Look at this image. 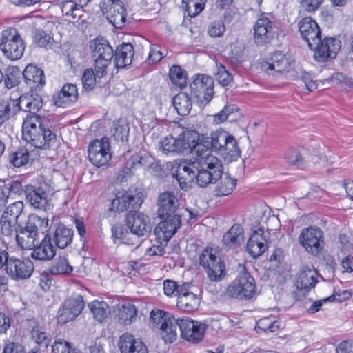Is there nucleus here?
<instances>
[{
	"instance_id": "obj_1",
	"label": "nucleus",
	"mask_w": 353,
	"mask_h": 353,
	"mask_svg": "<svg viewBox=\"0 0 353 353\" xmlns=\"http://www.w3.org/2000/svg\"><path fill=\"white\" fill-rule=\"evenodd\" d=\"M196 156L193 166L197 172L196 183L199 187L205 188L214 184L221 177L223 168L221 160L212 154L208 148L204 149L199 144L195 149Z\"/></svg>"
},
{
	"instance_id": "obj_2",
	"label": "nucleus",
	"mask_w": 353,
	"mask_h": 353,
	"mask_svg": "<svg viewBox=\"0 0 353 353\" xmlns=\"http://www.w3.org/2000/svg\"><path fill=\"white\" fill-rule=\"evenodd\" d=\"M22 138L39 149H49L57 141V135L44 127L41 118L37 114L28 115L22 125Z\"/></svg>"
},
{
	"instance_id": "obj_3",
	"label": "nucleus",
	"mask_w": 353,
	"mask_h": 353,
	"mask_svg": "<svg viewBox=\"0 0 353 353\" xmlns=\"http://www.w3.org/2000/svg\"><path fill=\"white\" fill-rule=\"evenodd\" d=\"M150 323L154 328L159 330V335L165 343L174 342L177 336L180 319L161 310H153L150 312Z\"/></svg>"
},
{
	"instance_id": "obj_4",
	"label": "nucleus",
	"mask_w": 353,
	"mask_h": 353,
	"mask_svg": "<svg viewBox=\"0 0 353 353\" xmlns=\"http://www.w3.org/2000/svg\"><path fill=\"white\" fill-rule=\"evenodd\" d=\"M92 56L94 59V70L98 78L107 74V67L110 65L114 51L109 42L103 37H97L90 43Z\"/></svg>"
},
{
	"instance_id": "obj_5",
	"label": "nucleus",
	"mask_w": 353,
	"mask_h": 353,
	"mask_svg": "<svg viewBox=\"0 0 353 353\" xmlns=\"http://www.w3.org/2000/svg\"><path fill=\"white\" fill-rule=\"evenodd\" d=\"M199 263L210 281L219 282L225 278V263L216 250L209 248L203 250L199 256Z\"/></svg>"
},
{
	"instance_id": "obj_6",
	"label": "nucleus",
	"mask_w": 353,
	"mask_h": 353,
	"mask_svg": "<svg viewBox=\"0 0 353 353\" xmlns=\"http://www.w3.org/2000/svg\"><path fill=\"white\" fill-rule=\"evenodd\" d=\"M198 134L194 131H185L181 133L178 138L173 137H165L161 142V148L163 153L179 154L192 151L196 148L199 143Z\"/></svg>"
},
{
	"instance_id": "obj_7",
	"label": "nucleus",
	"mask_w": 353,
	"mask_h": 353,
	"mask_svg": "<svg viewBox=\"0 0 353 353\" xmlns=\"http://www.w3.org/2000/svg\"><path fill=\"white\" fill-rule=\"evenodd\" d=\"M0 50L10 60H18L23 56L25 43L15 29L9 28L2 32Z\"/></svg>"
},
{
	"instance_id": "obj_8",
	"label": "nucleus",
	"mask_w": 353,
	"mask_h": 353,
	"mask_svg": "<svg viewBox=\"0 0 353 353\" xmlns=\"http://www.w3.org/2000/svg\"><path fill=\"white\" fill-rule=\"evenodd\" d=\"M255 293L254 280L247 272H243L234 279L225 292L227 296L239 300L252 299Z\"/></svg>"
},
{
	"instance_id": "obj_9",
	"label": "nucleus",
	"mask_w": 353,
	"mask_h": 353,
	"mask_svg": "<svg viewBox=\"0 0 353 353\" xmlns=\"http://www.w3.org/2000/svg\"><path fill=\"white\" fill-rule=\"evenodd\" d=\"M294 65V60L290 55L281 52H275L268 61L262 63L261 69L270 75L279 77L292 70Z\"/></svg>"
},
{
	"instance_id": "obj_10",
	"label": "nucleus",
	"mask_w": 353,
	"mask_h": 353,
	"mask_svg": "<svg viewBox=\"0 0 353 353\" xmlns=\"http://www.w3.org/2000/svg\"><path fill=\"white\" fill-rule=\"evenodd\" d=\"M193 165L194 161H187L182 159H177L167 164L168 168L171 170L173 177L176 178L182 190H187L188 183L196 179V169Z\"/></svg>"
},
{
	"instance_id": "obj_11",
	"label": "nucleus",
	"mask_w": 353,
	"mask_h": 353,
	"mask_svg": "<svg viewBox=\"0 0 353 353\" xmlns=\"http://www.w3.org/2000/svg\"><path fill=\"white\" fill-rule=\"evenodd\" d=\"M114 194L110 208L112 211L122 212L130 208L137 209L143 201L141 192L122 190H117Z\"/></svg>"
},
{
	"instance_id": "obj_12",
	"label": "nucleus",
	"mask_w": 353,
	"mask_h": 353,
	"mask_svg": "<svg viewBox=\"0 0 353 353\" xmlns=\"http://www.w3.org/2000/svg\"><path fill=\"white\" fill-rule=\"evenodd\" d=\"M192 94L201 103H208L214 94V81L211 77L198 74L190 85Z\"/></svg>"
},
{
	"instance_id": "obj_13",
	"label": "nucleus",
	"mask_w": 353,
	"mask_h": 353,
	"mask_svg": "<svg viewBox=\"0 0 353 353\" xmlns=\"http://www.w3.org/2000/svg\"><path fill=\"white\" fill-rule=\"evenodd\" d=\"M101 8L109 22L116 28H121L124 26L126 13L121 0H102Z\"/></svg>"
},
{
	"instance_id": "obj_14",
	"label": "nucleus",
	"mask_w": 353,
	"mask_h": 353,
	"mask_svg": "<svg viewBox=\"0 0 353 353\" xmlns=\"http://www.w3.org/2000/svg\"><path fill=\"white\" fill-rule=\"evenodd\" d=\"M23 210V203L16 201L9 205L3 211L1 220V232L3 236H10L16 230L17 220Z\"/></svg>"
},
{
	"instance_id": "obj_15",
	"label": "nucleus",
	"mask_w": 353,
	"mask_h": 353,
	"mask_svg": "<svg viewBox=\"0 0 353 353\" xmlns=\"http://www.w3.org/2000/svg\"><path fill=\"white\" fill-rule=\"evenodd\" d=\"M88 157L90 162L97 167L105 165L111 158L108 139L103 137L90 143Z\"/></svg>"
},
{
	"instance_id": "obj_16",
	"label": "nucleus",
	"mask_w": 353,
	"mask_h": 353,
	"mask_svg": "<svg viewBox=\"0 0 353 353\" xmlns=\"http://www.w3.org/2000/svg\"><path fill=\"white\" fill-rule=\"evenodd\" d=\"M5 270L11 279L19 281L30 277L34 270V266L32 262L29 259L20 260L11 256L7 261Z\"/></svg>"
},
{
	"instance_id": "obj_17",
	"label": "nucleus",
	"mask_w": 353,
	"mask_h": 353,
	"mask_svg": "<svg viewBox=\"0 0 353 353\" xmlns=\"http://www.w3.org/2000/svg\"><path fill=\"white\" fill-rule=\"evenodd\" d=\"M316 48H310L314 51V57L319 62H323L328 59L334 58L341 47L340 40L330 37L321 39V36L319 37Z\"/></svg>"
},
{
	"instance_id": "obj_18",
	"label": "nucleus",
	"mask_w": 353,
	"mask_h": 353,
	"mask_svg": "<svg viewBox=\"0 0 353 353\" xmlns=\"http://www.w3.org/2000/svg\"><path fill=\"white\" fill-rule=\"evenodd\" d=\"M322 232L320 229L310 227L302 230L299 236L300 243L312 254H317L323 248Z\"/></svg>"
},
{
	"instance_id": "obj_19",
	"label": "nucleus",
	"mask_w": 353,
	"mask_h": 353,
	"mask_svg": "<svg viewBox=\"0 0 353 353\" xmlns=\"http://www.w3.org/2000/svg\"><path fill=\"white\" fill-rule=\"evenodd\" d=\"M84 306L83 297L79 294L74 295L65 300L61 310L59 312V322L66 323L73 321L81 314Z\"/></svg>"
},
{
	"instance_id": "obj_20",
	"label": "nucleus",
	"mask_w": 353,
	"mask_h": 353,
	"mask_svg": "<svg viewBox=\"0 0 353 353\" xmlns=\"http://www.w3.org/2000/svg\"><path fill=\"white\" fill-rule=\"evenodd\" d=\"M270 234L262 227L253 230L247 243V251L253 258L262 255L268 249Z\"/></svg>"
},
{
	"instance_id": "obj_21",
	"label": "nucleus",
	"mask_w": 353,
	"mask_h": 353,
	"mask_svg": "<svg viewBox=\"0 0 353 353\" xmlns=\"http://www.w3.org/2000/svg\"><path fill=\"white\" fill-rule=\"evenodd\" d=\"M179 328L181 336L192 343L200 341L205 331V325L189 318L180 319Z\"/></svg>"
},
{
	"instance_id": "obj_22",
	"label": "nucleus",
	"mask_w": 353,
	"mask_h": 353,
	"mask_svg": "<svg viewBox=\"0 0 353 353\" xmlns=\"http://www.w3.org/2000/svg\"><path fill=\"white\" fill-rule=\"evenodd\" d=\"M301 37L307 43L309 48H316L321 32L316 21L310 17H305L298 23Z\"/></svg>"
},
{
	"instance_id": "obj_23",
	"label": "nucleus",
	"mask_w": 353,
	"mask_h": 353,
	"mask_svg": "<svg viewBox=\"0 0 353 353\" xmlns=\"http://www.w3.org/2000/svg\"><path fill=\"white\" fill-rule=\"evenodd\" d=\"M163 219L164 220L156 227L154 234L161 243H167L180 227L181 217L180 216H165Z\"/></svg>"
},
{
	"instance_id": "obj_24",
	"label": "nucleus",
	"mask_w": 353,
	"mask_h": 353,
	"mask_svg": "<svg viewBox=\"0 0 353 353\" xmlns=\"http://www.w3.org/2000/svg\"><path fill=\"white\" fill-rule=\"evenodd\" d=\"M16 232L17 245L23 250H31L38 243L39 233L37 227L32 223H28L24 228Z\"/></svg>"
},
{
	"instance_id": "obj_25",
	"label": "nucleus",
	"mask_w": 353,
	"mask_h": 353,
	"mask_svg": "<svg viewBox=\"0 0 353 353\" xmlns=\"http://www.w3.org/2000/svg\"><path fill=\"white\" fill-rule=\"evenodd\" d=\"M274 29V21L271 17L265 14H261L255 22L254 30V39L257 44L266 43L272 37Z\"/></svg>"
},
{
	"instance_id": "obj_26",
	"label": "nucleus",
	"mask_w": 353,
	"mask_h": 353,
	"mask_svg": "<svg viewBox=\"0 0 353 353\" xmlns=\"http://www.w3.org/2000/svg\"><path fill=\"white\" fill-rule=\"evenodd\" d=\"M126 224L131 232L138 236H143L151 230L150 218L140 212L128 213Z\"/></svg>"
},
{
	"instance_id": "obj_27",
	"label": "nucleus",
	"mask_w": 353,
	"mask_h": 353,
	"mask_svg": "<svg viewBox=\"0 0 353 353\" xmlns=\"http://www.w3.org/2000/svg\"><path fill=\"white\" fill-rule=\"evenodd\" d=\"M179 201L174 192L166 191L159 194L158 199V214L161 219L165 216H179L175 212L179 208Z\"/></svg>"
},
{
	"instance_id": "obj_28",
	"label": "nucleus",
	"mask_w": 353,
	"mask_h": 353,
	"mask_svg": "<svg viewBox=\"0 0 353 353\" xmlns=\"http://www.w3.org/2000/svg\"><path fill=\"white\" fill-rule=\"evenodd\" d=\"M188 286V283H184L179 290L177 307L180 310L190 313L199 308L201 298L193 292H189Z\"/></svg>"
},
{
	"instance_id": "obj_29",
	"label": "nucleus",
	"mask_w": 353,
	"mask_h": 353,
	"mask_svg": "<svg viewBox=\"0 0 353 353\" xmlns=\"http://www.w3.org/2000/svg\"><path fill=\"white\" fill-rule=\"evenodd\" d=\"M118 345L121 353H148V347L143 341L128 332L119 337Z\"/></svg>"
},
{
	"instance_id": "obj_30",
	"label": "nucleus",
	"mask_w": 353,
	"mask_h": 353,
	"mask_svg": "<svg viewBox=\"0 0 353 353\" xmlns=\"http://www.w3.org/2000/svg\"><path fill=\"white\" fill-rule=\"evenodd\" d=\"M78 99L77 88L72 83L64 85L62 89L53 96L54 104L58 107L65 108Z\"/></svg>"
},
{
	"instance_id": "obj_31",
	"label": "nucleus",
	"mask_w": 353,
	"mask_h": 353,
	"mask_svg": "<svg viewBox=\"0 0 353 353\" xmlns=\"http://www.w3.org/2000/svg\"><path fill=\"white\" fill-rule=\"evenodd\" d=\"M26 83L29 85L31 90H38L45 85L44 74L39 68L29 64L23 72Z\"/></svg>"
},
{
	"instance_id": "obj_32",
	"label": "nucleus",
	"mask_w": 353,
	"mask_h": 353,
	"mask_svg": "<svg viewBox=\"0 0 353 353\" xmlns=\"http://www.w3.org/2000/svg\"><path fill=\"white\" fill-rule=\"evenodd\" d=\"M52 238L46 235L41 243L34 248L31 256L37 260L45 261L53 259L56 254V249L52 244Z\"/></svg>"
},
{
	"instance_id": "obj_33",
	"label": "nucleus",
	"mask_w": 353,
	"mask_h": 353,
	"mask_svg": "<svg viewBox=\"0 0 353 353\" xmlns=\"http://www.w3.org/2000/svg\"><path fill=\"white\" fill-rule=\"evenodd\" d=\"M24 192L27 200L32 206L37 209L47 210L49 206V196L48 195L41 194L32 185H26Z\"/></svg>"
},
{
	"instance_id": "obj_34",
	"label": "nucleus",
	"mask_w": 353,
	"mask_h": 353,
	"mask_svg": "<svg viewBox=\"0 0 353 353\" xmlns=\"http://www.w3.org/2000/svg\"><path fill=\"white\" fill-rule=\"evenodd\" d=\"M317 272L314 269L303 267L299 274L296 285L298 289L308 291L317 283Z\"/></svg>"
},
{
	"instance_id": "obj_35",
	"label": "nucleus",
	"mask_w": 353,
	"mask_h": 353,
	"mask_svg": "<svg viewBox=\"0 0 353 353\" xmlns=\"http://www.w3.org/2000/svg\"><path fill=\"white\" fill-rule=\"evenodd\" d=\"M134 56V48L132 44L123 43L115 51V65L118 68H123L131 64Z\"/></svg>"
},
{
	"instance_id": "obj_36",
	"label": "nucleus",
	"mask_w": 353,
	"mask_h": 353,
	"mask_svg": "<svg viewBox=\"0 0 353 353\" xmlns=\"http://www.w3.org/2000/svg\"><path fill=\"white\" fill-rule=\"evenodd\" d=\"M244 242L243 229L241 225L234 224L224 234L223 243L229 248H236Z\"/></svg>"
},
{
	"instance_id": "obj_37",
	"label": "nucleus",
	"mask_w": 353,
	"mask_h": 353,
	"mask_svg": "<svg viewBox=\"0 0 353 353\" xmlns=\"http://www.w3.org/2000/svg\"><path fill=\"white\" fill-rule=\"evenodd\" d=\"M20 101V106H23V110L26 112H37L42 108L43 100L41 97L32 90L30 93L21 95L18 97Z\"/></svg>"
},
{
	"instance_id": "obj_38",
	"label": "nucleus",
	"mask_w": 353,
	"mask_h": 353,
	"mask_svg": "<svg viewBox=\"0 0 353 353\" xmlns=\"http://www.w3.org/2000/svg\"><path fill=\"white\" fill-rule=\"evenodd\" d=\"M73 237V231L65 227L63 224H58L53 233L52 240L60 249L65 248L71 243Z\"/></svg>"
},
{
	"instance_id": "obj_39",
	"label": "nucleus",
	"mask_w": 353,
	"mask_h": 353,
	"mask_svg": "<svg viewBox=\"0 0 353 353\" xmlns=\"http://www.w3.org/2000/svg\"><path fill=\"white\" fill-rule=\"evenodd\" d=\"M229 134L228 132L223 130H216L211 134L210 143L212 149L221 156L226 151V144Z\"/></svg>"
},
{
	"instance_id": "obj_40",
	"label": "nucleus",
	"mask_w": 353,
	"mask_h": 353,
	"mask_svg": "<svg viewBox=\"0 0 353 353\" xmlns=\"http://www.w3.org/2000/svg\"><path fill=\"white\" fill-rule=\"evenodd\" d=\"M89 308L94 319L100 323L105 321L110 315V308L104 301H93L89 304Z\"/></svg>"
},
{
	"instance_id": "obj_41",
	"label": "nucleus",
	"mask_w": 353,
	"mask_h": 353,
	"mask_svg": "<svg viewBox=\"0 0 353 353\" xmlns=\"http://www.w3.org/2000/svg\"><path fill=\"white\" fill-rule=\"evenodd\" d=\"M192 100L184 92H179L173 98V105L179 114L185 116L192 109Z\"/></svg>"
},
{
	"instance_id": "obj_42",
	"label": "nucleus",
	"mask_w": 353,
	"mask_h": 353,
	"mask_svg": "<svg viewBox=\"0 0 353 353\" xmlns=\"http://www.w3.org/2000/svg\"><path fill=\"white\" fill-rule=\"evenodd\" d=\"M117 316L121 324L130 325L136 320L137 310L130 303H123L119 307Z\"/></svg>"
},
{
	"instance_id": "obj_43",
	"label": "nucleus",
	"mask_w": 353,
	"mask_h": 353,
	"mask_svg": "<svg viewBox=\"0 0 353 353\" xmlns=\"http://www.w3.org/2000/svg\"><path fill=\"white\" fill-rule=\"evenodd\" d=\"M219 180L220 181L214 190L216 195L218 196L231 194L236 187V180L230 176L228 174H222Z\"/></svg>"
},
{
	"instance_id": "obj_44",
	"label": "nucleus",
	"mask_w": 353,
	"mask_h": 353,
	"mask_svg": "<svg viewBox=\"0 0 353 353\" xmlns=\"http://www.w3.org/2000/svg\"><path fill=\"white\" fill-rule=\"evenodd\" d=\"M22 108L20 106V101L18 97L8 98L0 102V114L9 119L12 116L14 115Z\"/></svg>"
},
{
	"instance_id": "obj_45",
	"label": "nucleus",
	"mask_w": 353,
	"mask_h": 353,
	"mask_svg": "<svg viewBox=\"0 0 353 353\" xmlns=\"http://www.w3.org/2000/svg\"><path fill=\"white\" fill-rule=\"evenodd\" d=\"M50 270L52 274L68 275L73 271V267L66 257L59 256L52 262Z\"/></svg>"
},
{
	"instance_id": "obj_46",
	"label": "nucleus",
	"mask_w": 353,
	"mask_h": 353,
	"mask_svg": "<svg viewBox=\"0 0 353 353\" xmlns=\"http://www.w3.org/2000/svg\"><path fill=\"white\" fill-rule=\"evenodd\" d=\"M225 150L226 151L223 152L222 157L228 162L236 161L241 156V150L238 146L237 141L234 137L230 134H229Z\"/></svg>"
},
{
	"instance_id": "obj_47",
	"label": "nucleus",
	"mask_w": 353,
	"mask_h": 353,
	"mask_svg": "<svg viewBox=\"0 0 353 353\" xmlns=\"http://www.w3.org/2000/svg\"><path fill=\"white\" fill-rule=\"evenodd\" d=\"M279 328V323L275 316H269L259 319L256 323L255 330L265 332H274Z\"/></svg>"
},
{
	"instance_id": "obj_48",
	"label": "nucleus",
	"mask_w": 353,
	"mask_h": 353,
	"mask_svg": "<svg viewBox=\"0 0 353 353\" xmlns=\"http://www.w3.org/2000/svg\"><path fill=\"white\" fill-rule=\"evenodd\" d=\"M169 76L171 81L178 87L183 88L187 84V73L179 65H172Z\"/></svg>"
},
{
	"instance_id": "obj_49",
	"label": "nucleus",
	"mask_w": 353,
	"mask_h": 353,
	"mask_svg": "<svg viewBox=\"0 0 353 353\" xmlns=\"http://www.w3.org/2000/svg\"><path fill=\"white\" fill-rule=\"evenodd\" d=\"M30 153L27 148H20L16 151L10 153V161L14 167H21L28 163Z\"/></svg>"
},
{
	"instance_id": "obj_50",
	"label": "nucleus",
	"mask_w": 353,
	"mask_h": 353,
	"mask_svg": "<svg viewBox=\"0 0 353 353\" xmlns=\"http://www.w3.org/2000/svg\"><path fill=\"white\" fill-rule=\"evenodd\" d=\"M59 5L63 14L70 16L73 19L81 17V12L75 0H61Z\"/></svg>"
},
{
	"instance_id": "obj_51",
	"label": "nucleus",
	"mask_w": 353,
	"mask_h": 353,
	"mask_svg": "<svg viewBox=\"0 0 353 353\" xmlns=\"http://www.w3.org/2000/svg\"><path fill=\"white\" fill-rule=\"evenodd\" d=\"M35 188L43 195H48L49 196L52 194L54 192V183L52 177L50 175L39 176L37 179V186Z\"/></svg>"
},
{
	"instance_id": "obj_52",
	"label": "nucleus",
	"mask_w": 353,
	"mask_h": 353,
	"mask_svg": "<svg viewBox=\"0 0 353 353\" xmlns=\"http://www.w3.org/2000/svg\"><path fill=\"white\" fill-rule=\"evenodd\" d=\"M130 127L128 124L123 121H119L114 124L112 136L118 142L124 143L128 140Z\"/></svg>"
},
{
	"instance_id": "obj_53",
	"label": "nucleus",
	"mask_w": 353,
	"mask_h": 353,
	"mask_svg": "<svg viewBox=\"0 0 353 353\" xmlns=\"http://www.w3.org/2000/svg\"><path fill=\"white\" fill-rule=\"evenodd\" d=\"M237 114H239V108L236 105H226L221 111L214 115V122L216 124L223 123Z\"/></svg>"
},
{
	"instance_id": "obj_54",
	"label": "nucleus",
	"mask_w": 353,
	"mask_h": 353,
	"mask_svg": "<svg viewBox=\"0 0 353 353\" xmlns=\"http://www.w3.org/2000/svg\"><path fill=\"white\" fill-rule=\"evenodd\" d=\"M284 159L289 165L300 167L304 164V159L296 148H290L285 154Z\"/></svg>"
},
{
	"instance_id": "obj_55",
	"label": "nucleus",
	"mask_w": 353,
	"mask_h": 353,
	"mask_svg": "<svg viewBox=\"0 0 353 353\" xmlns=\"http://www.w3.org/2000/svg\"><path fill=\"white\" fill-rule=\"evenodd\" d=\"M184 8L191 17L198 15L204 8L202 0H183Z\"/></svg>"
},
{
	"instance_id": "obj_56",
	"label": "nucleus",
	"mask_w": 353,
	"mask_h": 353,
	"mask_svg": "<svg viewBox=\"0 0 353 353\" xmlns=\"http://www.w3.org/2000/svg\"><path fill=\"white\" fill-rule=\"evenodd\" d=\"M33 41L39 47L48 48L53 42L52 37L41 30H36L33 36Z\"/></svg>"
},
{
	"instance_id": "obj_57",
	"label": "nucleus",
	"mask_w": 353,
	"mask_h": 353,
	"mask_svg": "<svg viewBox=\"0 0 353 353\" xmlns=\"http://www.w3.org/2000/svg\"><path fill=\"white\" fill-rule=\"evenodd\" d=\"M226 28L224 21L219 19L212 21L208 28V33L210 37L214 38L221 37L225 32Z\"/></svg>"
},
{
	"instance_id": "obj_58",
	"label": "nucleus",
	"mask_w": 353,
	"mask_h": 353,
	"mask_svg": "<svg viewBox=\"0 0 353 353\" xmlns=\"http://www.w3.org/2000/svg\"><path fill=\"white\" fill-rule=\"evenodd\" d=\"M53 353H80L72 347L71 344L63 339L56 340L52 345Z\"/></svg>"
},
{
	"instance_id": "obj_59",
	"label": "nucleus",
	"mask_w": 353,
	"mask_h": 353,
	"mask_svg": "<svg viewBox=\"0 0 353 353\" xmlns=\"http://www.w3.org/2000/svg\"><path fill=\"white\" fill-rule=\"evenodd\" d=\"M215 77L217 81L223 86H226L232 80V75L225 69L222 64H216Z\"/></svg>"
},
{
	"instance_id": "obj_60",
	"label": "nucleus",
	"mask_w": 353,
	"mask_h": 353,
	"mask_svg": "<svg viewBox=\"0 0 353 353\" xmlns=\"http://www.w3.org/2000/svg\"><path fill=\"white\" fill-rule=\"evenodd\" d=\"M32 336L35 342L43 347H47L51 341L49 334L44 332L41 328H33L32 330Z\"/></svg>"
},
{
	"instance_id": "obj_61",
	"label": "nucleus",
	"mask_w": 353,
	"mask_h": 353,
	"mask_svg": "<svg viewBox=\"0 0 353 353\" xmlns=\"http://www.w3.org/2000/svg\"><path fill=\"white\" fill-rule=\"evenodd\" d=\"M19 71L17 68H9L6 73L4 83L8 88L16 86L19 83Z\"/></svg>"
},
{
	"instance_id": "obj_62",
	"label": "nucleus",
	"mask_w": 353,
	"mask_h": 353,
	"mask_svg": "<svg viewBox=\"0 0 353 353\" xmlns=\"http://www.w3.org/2000/svg\"><path fill=\"white\" fill-rule=\"evenodd\" d=\"M96 77H98L97 72L94 74L92 69H86L82 77L83 87L85 89H92L95 85Z\"/></svg>"
},
{
	"instance_id": "obj_63",
	"label": "nucleus",
	"mask_w": 353,
	"mask_h": 353,
	"mask_svg": "<svg viewBox=\"0 0 353 353\" xmlns=\"http://www.w3.org/2000/svg\"><path fill=\"white\" fill-rule=\"evenodd\" d=\"M181 288L177 283L171 280H165L163 281L164 294L168 296H172L175 294L178 295V291Z\"/></svg>"
},
{
	"instance_id": "obj_64",
	"label": "nucleus",
	"mask_w": 353,
	"mask_h": 353,
	"mask_svg": "<svg viewBox=\"0 0 353 353\" xmlns=\"http://www.w3.org/2000/svg\"><path fill=\"white\" fill-rule=\"evenodd\" d=\"M163 58L162 52L159 49V46L157 45H152L150 46V52L148 57V62L149 64L154 63L161 61Z\"/></svg>"
}]
</instances>
